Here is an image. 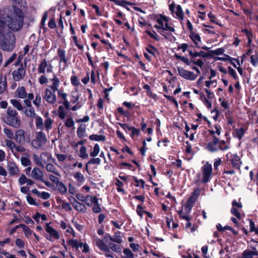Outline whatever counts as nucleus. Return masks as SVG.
Returning a JSON list of instances; mask_svg holds the SVG:
<instances>
[{"mask_svg":"<svg viewBox=\"0 0 258 258\" xmlns=\"http://www.w3.org/2000/svg\"><path fill=\"white\" fill-rule=\"evenodd\" d=\"M189 37L194 42L195 46L197 47L200 48L201 45L202 44V40L199 34L194 31H191L190 32Z\"/></svg>","mask_w":258,"mask_h":258,"instance_id":"obj_18","label":"nucleus"},{"mask_svg":"<svg viewBox=\"0 0 258 258\" xmlns=\"http://www.w3.org/2000/svg\"><path fill=\"white\" fill-rule=\"evenodd\" d=\"M222 128L220 125L216 124L213 127H212L209 130V132L212 134H216L219 136L221 134Z\"/></svg>","mask_w":258,"mask_h":258,"instance_id":"obj_30","label":"nucleus"},{"mask_svg":"<svg viewBox=\"0 0 258 258\" xmlns=\"http://www.w3.org/2000/svg\"><path fill=\"white\" fill-rule=\"evenodd\" d=\"M10 103L13 105V106L16 108L18 110H22L23 107L20 101L15 99H12L10 100Z\"/></svg>","mask_w":258,"mask_h":258,"instance_id":"obj_31","label":"nucleus"},{"mask_svg":"<svg viewBox=\"0 0 258 258\" xmlns=\"http://www.w3.org/2000/svg\"><path fill=\"white\" fill-rule=\"evenodd\" d=\"M38 71L40 74L51 73H52V66L44 59L39 65Z\"/></svg>","mask_w":258,"mask_h":258,"instance_id":"obj_14","label":"nucleus"},{"mask_svg":"<svg viewBox=\"0 0 258 258\" xmlns=\"http://www.w3.org/2000/svg\"><path fill=\"white\" fill-rule=\"evenodd\" d=\"M23 112L26 116L30 118H34L36 115L35 110L32 107H25Z\"/></svg>","mask_w":258,"mask_h":258,"instance_id":"obj_24","label":"nucleus"},{"mask_svg":"<svg viewBox=\"0 0 258 258\" xmlns=\"http://www.w3.org/2000/svg\"><path fill=\"white\" fill-rule=\"evenodd\" d=\"M107 246L110 250H111L116 252H118L120 250L119 246L113 243H109Z\"/></svg>","mask_w":258,"mask_h":258,"instance_id":"obj_41","label":"nucleus"},{"mask_svg":"<svg viewBox=\"0 0 258 258\" xmlns=\"http://www.w3.org/2000/svg\"><path fill=\"white\" fill-rule=\"evenodd\" d=\"M145 211L143 210V207L141 205H138L137 207V212L141 218L143 217V213H145Z\"/></svg>","mask_w":258,"mask_h":258,"instance_id":"obj_61","label":"nucleus"},{"mask_svg":"<svg viewBox=\"0 0 258 258\" xmlns=\"http://www.w3.org/2000/svg\"><path fill=\"white\" fill-rule=\"evenodd\" d=\"M58 53L60 57V62H64V53L63 50L59 49L58 50Z\"/></svg>","mask_w":258,"mask_h":258,"instance_id":"obj_62","label":"nucleus"},{"mask_svg":"<svg viewBox=\"0 0 258 258\" xmlns=\"http://www.w3.org/2000/svg\"><path fill=\"white\" fill-rule=\"evenodd\" d=\"M146 33L151 37L154 38L155 40H159V35L154 31H147Z\"/></svg>","mask_w":258,"mask_h":258,"instance_id":"obj_52","label":"nucleus"},{"mask_svg":"<svg viewBox=\"0 0 258 258\" xmlns=\"http://www.w3.org/2000/svg\"><path fill=\"white\" fill-rule=\"evenodd\" d=\"M123 253L124 255L122 256L121 258H134V254L128 248L124 249L123 251Z\"/></svg>","mask_w":258,"mask_h":258,"instance_id":"obj_40","label":"nucleus"},{"mask_svg":"<svg viewBox=\"0 0 258 258\" xmlns=\"http://www.w3.org/2000/svg\"><path fill=\"white\" fill-rule=\"evenodd\" d=\"M79 200L85 202L89 206H91L93 203H98V200L96 197H92L91 196H87L84 199H82L79 197Z\"/></svg>","mask_w":258,"mask_h":258,"instance_id":"obj_20","label":"nucleus"},{"mask_svg":"<svg viewBox=\"0 0 258 258\" xmlns=\"http://www.w3.org/2000/svg\"><path fill=\"white\" fill-rule=\"evenodd\" d=\"M169 17L160 14L156 17V21L157 24L155 25L154 27L157 30L162 29L170 32H173L175 29L172 25L169 23Z\"/></svg>","mask_w":258,"mask_h":258,"instance_id":"obj_5","label":"nucleus"},{"mask_svg":"<svg viewBox=\"0 0 258 258\" xmlns=\"http://www.w3.org/2000/svg\"><path fill=\"white\" fill-rule=\"evenodd\" d=\"M231 213L236 217L238 219H240L241 218V215L239 212V211L235 208H232L231 209Z\"/></svg>","mask_w":258,"mask_h":258,"instance_id":"obj_54","label":"nucleus"},{"mask_svg":"<svg viewBox=\"0 0 258 258\" xmlns=\"http://www.w3.org/2000/svg\"><path fill=\"white\" fill-rule=\"evenodd\" d=\"M202 171L203 175V182L207 183L210 181L211 178L212 173V165L207 162L203 166Z\"/></svg>","mask_w":258,"mask_h":258,"instance_id":"obj_13","label":"nucleus"},{"mask_svg":"<svg viewBox=\"0 0 258 258\" xmlns=\"http://www.w3.org/2000/svg\"><path fill=\"white\" fill-rule=\"evenodd\" d=\"M50 156L47 153H42L40 155V161H50Z\"/></svg>","mask_w":258,"mask_h":258,"instance_id":"obj_56","label":"nucleus"},{"mask_svg":"<svg viewBox=\"0 0 258 258\" xmlns=\"http://www.w3.org/2000/svg\"><path fill=\"white\" fill-rule=\"evenodd\" d=\"M30 152L27 150L21 155V161H30Z\"/></svg>","mask_w":258,"mask_h":258,"instance_id":"obj_35","label":"nucleus"},{"mask_svg":"<svg viewBox=\"0 0 258 258\" xmlns=\"http://www.w3.org/2000/svg\"><path fill=\"white\" fill-rule=\"evenodd\" d=\"M108 238L109 240L113 242H116L118 243H120L122 242V237L120 236V232L117 231L115 233L113 237H111L110 236H108Z\"/></svg>","mask_w":258,"mask_h":258,"instance_id":"obj_26","label":"nucleus"},{"mask_svg":"<svg viewBox=\"0 0 258 258\" xmlns=\"http://www.w3.org/2000/svg\"><path fill=\"white\" fill-rule=\"evenodd\" d=\"M250 62L254 66H255L258 63V54L255 53L250 56Z\"/></svg>","mask_w":258,"mask_h":258,"instance_id":"obj_46","label":"nucleus"},{"mask_svg":"<svg viewBox=\"0 0 258 258\" xmlns=\"http://www.w3.org/2000/svg\"><path fill=\"white\" fill-rule=\"evenodd\" d=\"M8 170L9 173L11 175H15L18 172V169L15 164V162H9L8 165Z\"/></svg>","mask_w":258,"mask_h":258,"instance_id":"obj_23","label":"nucleus"},{"mask_svg":"<svg viewBox=\"0 0 258 258\" xmlns=\"http://www.w3.org/2000/svg\"><path fill=\"white\" fill-rule=\"evenodd\" d=\"M192 206L190 205V204L188 202L184 206V211L185 213L186 214H188L189 213L191 209Z\"/></svg>","mask_w":258,"mask_h":258,"instance_id":"obj_64","label":"nucleus"},{"mask_svg":"<svg viewBox=\"0 0 258 258\" xmlns=\"http://www.w3.org/2000/svg\"><path fill=\"white\" fill-rule=\"evenodd\" d=\"M75 149L78 150L79 149V156L85 159L88 157V154L86 152V148L83 146V142L82 141L76 143L74 146Z\"/></svg>","mask_w":258,"mask_h":258,"instance_id":"obj_17","label":"nucleus"},{"mask_svg":"<svg viewBox=\"0 0 258 258\" xmlns=\"http://www.w3.org/2000/svg\"><path fill=\"white\" fill-rule=\"evenodd\" d=\"M7 83L6 78L2 76H0V94L2 93L6 89Z\"/></svg>","mask_w":258,"mask_h":258,"instance_id":"obj_34","label":"nucleus"},{"mask_svg":"<svg viewBox=\"0 0 258 258\" xmlns=\"http://www.w3.org/2000/svg\"><path fill=\"white\" fill-rule=\"evenodd\" d=\"M51 80L53 82V85L50 86L49 88L46 89L44 98L48 102L53 103L56 100V96L54 94L56 90H57L58 96L62 99H64V94L62 90L58 89L59 84L58 79L54 77Z\"/></svg>","mask_w":258,"mask_h":258,"instance_id":"obj_3","label":"nucleus"},{"mask_svg":"<svg viewBox=\"0 0 258 258\" xmlns=\"http://www.w3.org/2000/svg\"><path fill=\"white\" fill-rule=\"evenodd\" d=\"M89 139L96 141H103L105 140V138L102 135H92L89 136Z\"/></svg>","mask_w":258,"mask_h":258,"instance_id":"obj_38","label":"nucleus"},{"mask_svg":"<svg viewBox=\"0 0 258 258\" xmlns=\"http://www.w3.org/2000/svg\"><path fill=\"white\" fill-rule=\"evenodd\" d=\"M39 197L44 200H47L50 198V195L47 192L43 191L40 192Z\"/></svg>","mask_w":258,"mask_h":258,"instance_id":"obj_63","label":"nucleus"},{"mask_svg":"<svg viewBox=\"0 0 258 258\" xmlns=\"http://www.w3.org/2000/svg\"><path fill=\"white\" fill-rule=\"evenodd\" d=\"M67 243L68 245H70L73 248L78 249L80 247V244H81V242H78L76 240L70 239L68 240Z\"/></svg>","mask_w":258,"mask_h":258,"instance_id":"obj_36","label":"nucleus"},{"mask_svg":"<svg viewBox=\"0 0 258 258\" xmlns=\"http://www.w3.org/2000/svg\"><path fill=\"white\" fill-rule=\"evenodd\" d=\"M46 142V136L41 132H38L36 134V139L31 142L32 146L35 148H39Z\"/></svg>","mask_w":258,"mask_h":258,"instance_id":"obj_10","label":"nucleus"},{"mask_svg":"<svg viewBox=\"0 0 258 258\" xmlns=\"http://www.w3.org/2000/svg\"><path fill=\"white\" fill-rule=\"evenodd\" d=\"M15 64L18 66V68L13 72V77L15 81H19L24 78L25 75V70L19 61L16 62Z\"/></svg>","mask_w":258,"mask_h":258,"instance_id":"obj_12","label":"nucleus"},{"mask_svg":"<svg viewBox=\"0 0 258 258\" xmlns=\"http://www.w3.org/2000/svg\"><path fill=\"white\" fill-rule=\"evenodd\" d=\"M179 214L182 219H185L186 221L190 219L187 214L185 213L183 210L180 211L179 212Z\"/></svg>","mask_w":258,"mask_h":258,"instance_id":"obj_60","label":"nucleus"},{"mask_svg":"<svg viewBox=\"0 0 258 258\" xmlns=\"http://www.w3.org/2000/svg\"><path fill=\"white\" fill-rule=\"evenodd\" d=\"M168 7L171 14L182 22L184 20V12L181 6L172 3Z\"/></svg>","mask_w":258,"mask_h":258,"instance_id":"obj_7","label":"nucleus"},{"mask_svg":"<svg viewBox=\"0 0 258 258\" xmlns=\"http://www.w3.org/2000/svg\"><path fill=\"white\" fill-rule=\"evenodd\" d=\"M201 251L204 258H210L208 255V246L207 245L203 246L201 248Z\"/></svg>","mask_w":258,"mask_h":258,"instance_id":"obj_57","label":"nucleus"},{"mask_svg":"<svg viewBox=\"0 0 258 258\" xmlns=\"http://www.w3.org/2000/svg\"><path fill=\"white\" fill-rule=\"evenodd\" d=\"M80 247L83 248L82 252H83L88 253L89 251V246L86 243L81 242V244H80Z\"/></svg>","mask_w":258,"mask_h":258,"instance_id":"obj_50","label":"nucleus"},{"mask_svg":"<svg viewBox=\"0 0 258 258\" xmlns=\"http://www.w3.org/2000/svg\"><path fill=\"white\" fill-rule=\"evenodd\" d=\"M4 133L9 139H14L15 134L11 129L5 128L4 129Z\"/></svg>","mask_w":258,"mask_h":258,"instance_id":"obj_37","label":"nucleus"},{"mask_svg":"<svg viewBox=\"0 0 258 258\" xmlns=\"http://www.w3.org/2000/svg\"><path fill=\"white\" fill-rule=\"evenodd\" d=\"M1 17H0V46L4 50L10 51L15 47L14 37L8 33Z\"/></svg>","mask_w":258,"mask_h":258,"instance_id":"obj_2","label":"nucleus"},{"mask_svg":"<svg viewBox=\"0 0 258 258\" xmlns=\"http://www.w3.org/2000/svg\"><path fill=\"white\" fill-rule=\"evenodd\" d=\"M100 151V148L98 144H96L93 148V151L90 153V155L92 157H95L98 155Z\"/></svg>","mask_w":258,"mask_h":258,"instance_id":"obj_45","label":"nucleus"},{"mask_svg":"<svg viewBox=\"0 0 258 258\" xmlns=\"http://www.w3.org/2000/svg\"><path fill=\"white\" fill-rule=\"evenodd\" d=\"M245 58V55H243L241 57V61H240L239 60L238 58H233V61H235L237 62L238 66H237V67H241V66L242 65Z\"/></svg>","mask_w":258,"mask_h":258,"instance_id":"obj_58","label":"nucleus"},{"mask_svg":"<svg viewBox=\"0 0 258 258\" xmlns=\"http://www.w3.org/2000/svg\"><path fill=\"white\" fill-rule=\"evenodd\" d=\"M244 134V131L243 128L241 127L239 128L235 129L233 133V135L234 137L238 138L240 140L243 135Z\"/></svg>","mask_w":258,"mask_h":258,"instance_id":"obj_29","label":"nucleus"},{"mask_svg":"<svg viewBox=\"0 0 258 258\" xmlns=\"http://www.w3.org/2000/svg\"><path fill=\"white\" fill-rule=\"evenodd\" d=\"M70 201L72 203L74 207L77 211L82 213L86 212V208L84 205L77 201L73 197L70 198Z\"/></svg>","mask_w":258,"mask_h":258,"instance_id":"obj_19","label":"nucleus"},{"mask_svg":"<svg viewBox=\"0 0 258 258\" xmlns=\"http://www.w3.org/2000/svg\"><path fill=\"white\" fill-rule=\"evenodd\" d=\"M31 177L36 180H42L43 173L39 168H34L32 171Z\"/></svg>","mask_w":258,"mask_h":258,"instance_id":"obj_21","label":"nucleus"},{"mask_svg":"<svg viewBox=\"0 0 258 258\" xmlns=\"http://www.w3.org/2000/svg\"><path fill=\"white\" fill-rule=\"evenodd\" d=\"M207 148L208 150L211 151V152H214L218 150V146L217 145L216 146L214 144V139L213 140V143H209L208 145Z\"/></svg>","mask_w":258,"mask_h":258,"instance_id":"obj_53","label":"nucleus"},{"mask_svg":"<svg viewBox=\"0 0 258 258\" xmlns=\"http://www.w3.org/2000/svg\"><path fill=\"white\" fill-rule=\"evenodd\" d=\"M115 185L117 186V190L118 192H121L122 193H124V190L123 189L122 187L125 183L121 181L120 180H119L118 178L115 179Z\"/></svg>","mask_w":258,"mask_h":258,"instance_id":"obj_33","label":"nucleus"},{"mask_svg":"<svg viewBox=\"0 0 258 258\" xmlns=\"http://www.w3.org/2000/svg\"><path fill=\"white\" fill-rule=\"evenodd\" d=\"M214 144L215 145L218 146V149L221 150H226L229 148L228 144L226 143L224 141H219V140L216 138H214Z\"/></svg>","mask_w":258,"mask_h":258,"instance_id":"obj_22","label":"nucleus"},{"mask_svg":"<svg viewBox=\"0 0 258 258\" xmlns=\"http://www.w3.org/2000/svg\"><path fill=\"white\" fill-rule=\"evenodd\" d=\"M177 71L179 75L181 77L189 81L195 80L198 76L197 74H196L191 71L186 70L180 67L177 68Z\"/></svg>","mask_w":258,"mask_h":258,"instance_id":"obj_11","label":"nucleus"},{"mask_svg":"<svg viewBox=\"0 0 258 258\" xmlns=\"http://www.w3.org/2000/svg\"><path fill=\"white\" fill-rule=\"evenodd\" d=\"M249 227L250 232H254L258 234V228L255 227L254 223L251 220H249Z\"/></svg>","mask_w":258,"mask_h":258,"instance_id":"obj_49","label":"nucleus"},{"mask_svg":"<svg viewBox=\"0 0 258 258\" xmlns=\"http://www.w3.org/2000/svg\"><path fill=\"white\" fill-rule=\"evenodd\" d=\"M94 206L92 208L93 211L95 213H99L101 212V208L98 204V202L96 203H93Z\"/></svg>","mask_w":258,"mask_h":258,"instance_id":"obj_59","label":"nucleus"},{"mask_svg":"<svg viewBox=\"0 0 258 258\" xmlns=\"http://www.w3.org/2000/svg\"><path fill=\"white\" fill-rule=\"evenodd\" d=\"M45 230L49 234V237H46L48 240L53 241L54 239H58L59 238L58 232L51 227L48 223L46 224Z\"/></svg>","mask_w":258,"mask_h":258,"instance_id":"obj_16","label":"nucleus"},{"mask_svg":"<svg viewBox=\"0 0 258 258\" xmlns=\"http://www.w3.org/2000/svg\"><path fill=\"white\" fill-rule=\"evenodd\" d=\"M233 58L230 57L229 55L223 53L222 56H218L215 57L216 60H222V61H229L230 63L237 69V71L240 75H243V70L240 67H237V65L233 61Z\"/></svg>","mask_w":258,"mask_h":258,"instance_id":"obj_15","label":"nucleus"},{"mask_svg":"<svg viewBox=\"0 0 258 258\" xmlns=\"http://www.w3.org/2000/svg\"><path fill=\"white\" fill-rule=\"evenodd\" d=\"M226 156L228 161H238L240 160V157L235 153H229Z\"/></svg>","mask_w":258,"mask_h":258,"instance_id":"obj_32","label":"nucleus"},{"mask_svg":"<svg viewBox=\"0 0 258 258\" xmlns=\"http://www.w3.org/2000/svg\"><path fill=\"white\" fill-rule=\"evenodd\" d=\"M1 20L4 21V25L8 33L15 36L9 31L8 28L13 31H18L23 25L24 15L21 10L14 6L7 16H3ZM15 39V38H14Z\"/></svg>","mask_w":258,"mask_h":258,"instance_id":"obj_1","label":"nucleus"},{"mask_svg":"<svg viewBox=\"0 0 258 258\" xmlns=\"http://www.w3.org/2000/svg\"><path fill=\"white\" fill-rule=\"evenodd\" d=\"M17 96L22 99L26 98L27 96L25 89L24 87H18L17 89Z\"/></svg>","mask_w":258,"mask_h":258,"instance_id":"obj_28","label":"nucleus"},{"mask_svg":"<svg viewBox=\"0 0 258 258\" xmlns=\"http://www.w3.org/2000/svg\"><path fill=\"white\" fill-rule=\"evenodd\" d=\"M4 120L8 125L15 128H19L21 125V120L17 112L10 107L8 108L7 116L4 117Z\"/></svg>","mask_w":258,"mask_h":258,"instance_id":"obj_4","label":"nucleus"},{"mask_svg":"<svg viewBox=\"0 0 258 258\" xmlns=\"http://www.w3.org/2000/svg\"><path fill=\"white\" fill-rule=\"evenodd\" d=\"M205 85L208 88H210L211 87H215L217 85V82L216 80H210L205 82Z\"/></svg>","mask_w":258,"mask_h":258,"instance_id":"obj_47","label":"nucleus"},{"mask_svg":"<svg viewBox=\"0 0 258 258\" xmlns=\"http://www.w3.org/2000/svg\"><path fill=\"white\" fill-rule=\"evenodd\" d=\"M35 120L36 126L38 129L41 130H44L46 131L51 129L53 121L50 117H46L44 122L43 119L39 116H36Z\"/></svg>","mask_w":258,"mask_h":258,"instance_id":"obj_8","label":"nucleus"},{"mask_svg":"<svg viewBox=\"0 0 258 258\" xmlns=\"http://www.w3.org/2000/svg\"><path fill=\"white\" fill-rule=\"evenodd\" d=\"M228 70L229 74L231 76H232L233 78V79H234L235 80H237V76L236 75V73L235 71L230 67H229L228 68Z\"/></svg>","mask_w":258,"mask_h":258,"instance_id":"obj_55","label":"nucleus"},{"mask_svg":"<svg viewBox=\"0 0 258 258\" xmlns=\"http://www.w3.org/2000/svg\"><path fill=\"white\" fill-rule=\"evenodd\" d=\"M16 228H22L24 232L25 235L27 238H29V236L32 234V231L28 226L24 224H21L17 225Z\"/></svg>","mask_w":258,"mask_h":258,"instance_id":"obj_25","label":"nucleus"},{"mask_svg":"<svg viewBox=\"0 0 258 258\" xmlns=\"http://www.w3.org/2000/svg\"><path fill=\"white\" fill-rule=\"evenodd\" d=\"M5 143L7 147L12 152H14V150L16 148V144L10 140H6Z\"/></svg>","mask_w":258,"mask_h":258,"instance_id":"obj_39","label":"nucleus"},{"mask_svg":"<svg viewBox=\"0 0 258 258\" xmlns=\"http://www.w3.org/2000/svg\"><path fill=\"white\" fill-rule=\"evenodd\" d=\"M14 140L16 142L21 145H23L26 142L30 141L29 138L27 137L26 133L22 129H19L16 131Z\"/></svg>","mask_w":258,"mask_h":258,"instance_id":"obj_9","label":"nucleus"},{"mask_svg":"<svg viewBox=\"0 0 258 258\" xmlns=\"http://www.w3.org/2000/svg\"><path fill=\"white\" fill-rule=\"evenodd\" d=\"M257 255L256 250H245L242 253L243 258H252L253 256Z\"/></svg>","mask_w":258,"mask_h":258,"instance_id":"obj_27","label":"nucleus"},{"mask_svg":"<svg viewBox=\"0 0 258 258\" xmlns=\"http://www.w3.org/2000/svg\"><path fill=\"white\" fill-rule=\"evenodd\" d=\"M15 244L20 248H23L25 246V242L21 238H17L15 241Z\"/></svg>","mask_w":258,"mask_h":258,"instance_id":"obj_48","label":"nucleus"},{"mask_svg":"<svg viewBox=\"0 0 258 258\" xmlns=\"http://www.w3.org/2000/svg\"><path fill=\"white\" fill-rule=\"evenodd\" d=\"M46 170L48 171L53 172V173H56V168L54 165L51 163H48L46 164Z\"/></svg>","mask_w":258,"mask_h":258,"instance_id":"obj_51","label":"nucleus"},{"mask_svg":"<svg viewBox=\"0 0 258 258\" xmlns=\"http://www.w3.org/2000/svg\"><path fill=\"white\" fill-rule=\"evenodd\" d=\"M58 112L59 117L61 119L64 118V103L59 106Z\"/></svg>","mask_w":258,"mask_h":258,"instance_id":"obj_43","label":"nucleus"},{"mask_svg":"<svg viewBox=\"0 0 258 258\" xmlns=\"http://www.w3.org/2000/svg\"><path fill=\"white\" fill-rule=\"evenodd\" d=\"M134 181L136 182L137 186H141L143 188H145V182L142 179H138L136 177H133Z\"/></svg>","mask_w":258,"mask_h":258,"instance_id":"obj_44","label":"nucleus"},{"mask_svg":"<svg viewBox=\"0 0 258 258\" xmlns=\"http://www.w3.org/2000/svg\"><path fill=\"white\" fill-rule=\"evenodd\" d=\"M93 243L96 245L100 250L104 252L106 257L113 258V253L110 251L107 245L103 240L100 239L97 236H94L93 238Z\"/></svg>","mask_w":258,"mask_h":258,"instance_id":"obj_6","label":"nucleus"},{"mask_svg":"<svg viewBox=\"0 0 258 258\" xmlns=\"http://www.w3.org/2000/svg\"><path fill=\"white\" fill-rule=\"evenodd\" d=\"M224 51V49L223 48H219L215 50H211L210 53L211 55H220L223 54Z\"/></svg>","mask_w":258,"mask_h":258,"instance_id":"obj_42","label":"nucleus"}]
</instances>
